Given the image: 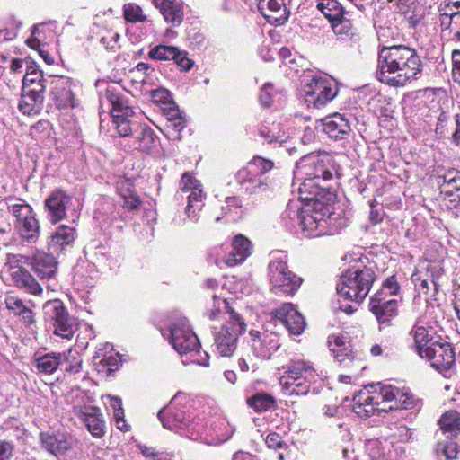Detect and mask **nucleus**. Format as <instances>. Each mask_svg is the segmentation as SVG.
Segmentation results:
<instances>
[{"label": "nucleus", "mask_w": 460, "mask_h": 460, "mask_svg": "<svg viewBox=\"0 0 460 460\" xmlns=\"http://www.w3.org/2000/svg\"><path fill=\"white\" fill-rule=\"evenodd\" d=\"M100 108L105 109L112 118V123L122 137H128L127 146L134 150L149 153L156 147L159 138L147 125L135 120L133 108L114 86H109L100 94Z\"/></svg>", "instance_id": "nucleus-1"}, {"label": "nucleus", "mask_w": 460, "mask_h": 460, "mask_svg": "<svg viewBox=\"0 0 460 460\" xmlns=\"http://www.w3.org/2000/svg\"><path fill=\"white\" fill-rule=\"evenodd\" d=\"M422 62L416 50L404 45L384 46L378 52L377 78L391 86H404L419 77Z\"/></svg>", "instance_id": "nucleus-2"}, {"label": "nucleus", "mask_w": 460, "mask_h": 460, "mask_svg": "<svg viewBox=\"0 0 460 460\" xmlns=\"http://www.w3.org/2000/svg\"><path fill=\"white\" fill-rule=\"evenodd\" d=\"M296 168L295 175L302 181L298 189L300 200L318 198L326 199L328 201L332 199V194L323 184L332 178L335 171L331 155L323 153L305 155L296 163Z\"/></svg>", "instance_id": "nucleus-3"}, {"label": "nucleus", "mask_w": 460, "mask_h": 460, "mask_svg": "<svg viewBox=\"0 0 460 460\" xmlns=\"http://www.w3.org/2000/svg\"><path fill=\"white\" fill-rule=\"evenodd\" d=\"M323 199L301 200L306 207L301 206L299 201H290L287 206L285 214L290 219L298 221L305 237L332 235L338 232L334 225L336 217L333 208L330 201L324 202Z\"/></svg>", "instance_id": "nucleus-4"}, {"label": "nucleus", "mask_w": 460, "mask_h": 460, "mask_svg": "<svg viewBox=\"0 0 460 460\" xmlns=\"http://www.w3.org/2000/svg\"><path fill=\"white\" fill-rule=\"evenodd\" d=\"M376 275L371 268L352 267L342 272L336 290L344 300L360 303L368 295Z\"/></svg>", "instance_id": "nucleus-5"}, {"label": "nucleus", "mask_w": 460, "mask_h": 460, "mask_svg": "<svg viewBox=\"0 0 460 460\" xmlns=\"http://www.w3.org/2000/svg\"><path fill=\"white\" fill-rule=\"evenodd\" d=\"M179 399L180 394H176L167 406L159 411L158 418L163 426L193 440L202 438L203 422L179 408Z\"/></svg>", "instance_id": "nucleus-6"}, {"label": "nucleus", "mask_w": 460, "mask_h": 460, "mask_svg": "<svg viewBox=\"0 0 460 460\" xmlns=\"http://www.w3.org/2000/svg\"><path fill=\"white\" fill-rule=\"evenodd\" d=\"M285 374L280 378V384L283 392L288 396L306 395L317 376L312 365L304 360L290 361L285 367Z\"/></svg>", "instance_id": "nucleus-7"}, {"label": "nucleus", "mask_w": 460, "mask_h": 460, "mask_svg": "<svg viewBox=\"0 0 460 460\" xmlns=\"http://www.w3.org/2000/svg\"><path fill=\"white\" fill-rule=\"evenodd\" d=\"M270 290L278 296H292L303 279L288 270L286 254L273 255L268 265Z\"/></svg>", "instance_id": "nucleus-8"}, {"label": "nucleus", "mask_w": 460, "mask_h": 460, "mask_svg": "<svg viewBox=\"0 0 460 460\" xmlns=\"http://www.w3.org/2000/svg\"><path fill=\"white\" fill-rule=\"evenodd\" d=\"M7 209L16 218V229L22 240L35 243L40 232V226L32 208L23 200L14 202L13 199H6Z\"/></svg>", "instance_id": "nucleus-9"}, {"label": "nucleus", "mask_w": 460, "mask_h": 460, "mask_svg": "<svg viewBox=\"0 0 460 460\" xmlns=\"http://www.w3.org/2000/svg\"><path fill=\"white\" fill-rule=\"evenodd\" d=\"M42 309L44 321L54 329V334L71 340L76 331V324L64 303L59 299L49 300L43 305Z\"/></svg>", "instance_id": "nucleus-10"}, {"label": "nucleus", "mask_w": 460, "mask_h": 460, "mask_svg": "<svg viewBox=\"0 0 460 460\" xmlns=\"http://www.w3.org/2000/svg\"><path fill=\"white\" fill-rule=\"evenodd\" d=\"M304 100L308 107L320 109L338 94L337 84L325 75H314L304 84Z\"/></svg>", "instance_id": "nucleus-11"}, {"label": "nucleus", "mask_w": 460, "mask_h": 460, "mask_svg": "<svg viewBox=\"0 0 460 460\" xmlns=\"http://www.w3.org/2000/svg\"><path fill=\"white\" fill-rule=\"evenodd\" d=\"M243 318L233 309L229 311V320L215 333L214 347L222 357H231L237 348L238 337L245 331Z\"/></svg>", "instance_id": "nucleus-12"}, {"label": "nucleus", "mask_w": 460, "mask_h": 460, "mask_svg": "<svg viewBox=\"0 0 460 460\" xmlns=\"http://www.w3.org/2000/svg\"><path fill=\"white\" fill-rule=\"evenodd\" d=\"M168 335L169 342L181 355L188 353L194 355L199 348V341L190 328L185 317L179 318L169 326Z\"/></svg>", "instance_id": "nucleus-13"}, {"label": "nucleus", "mask_w": 460, "mask_h": 460, "mask_svg": "<svg viewBox=\"0 0 460 460\" xmlns=\"http://www.w3.org/2000/svg\"><path fill=\"white\" fill-rule=\"evenodd\" d=\"M180 190L181 192L189 193L187 197L188 203L185 208L187 218L192 223H197L199 221L198 212L203 207L204 194L201 184L189 172H184L180 181Z\"/></svg>", "instance_id": "nucleus-14"}, {"label": "nucleus", "mask_w": 460, "mask_h": 460, "mask_svg": "<svg viewBox=\"0 0 460 460\" xmlns=\"http://www.w3.org/2000/svg\"><path fill=\"white\" fill-rule=\"evenodd\" d=\"M352 410L361 418L370 417L376 411L387 412L391 411L385 402L379 387L372 392L366 390L357 394L353 397Z\"/></svg>", "instance_id": "nucleus-15"}, {"label": "nucleus", "mask_w": 460, "mask_h": 460, "mask_svg": "<svg viewBox=\"0 0 460 460\" xmlns=\"http://www.w3.org/2000/svg\"><path fill=\"white\" fill-rule=\"evenodd\" d=\"M420 358L427 359L431 367L440 373L449 370L456 362L452 345L447 341H442L441 338L436 340V342H431Z\"/></svg>", "instance_id": "nucleus-16"}, {"label": "nucleus", "mask_w": 460, "mask_h": 460, "mask_svg": "<svg viewBox=\"0 0 460 460\" xmlns=\"http://www.w3.org/2000/svg\"><path fill=\"white\" fill-rule=\"evenodd\" d=\"M72 197L62 190H55L45 199L47 217L51 224H58L66 216V210L72 205Z\"/></svg>", "instance_id": "nucleus-17"}, {"label": "nucleus", "mask_w": 460, "mask_h": 460, "mask_svg": "<svg viewBox=\"0 0 460 460\" xmlns=\"http://www.w3.org/2000/svg\"><path fill=\"white\" fill-rule=\"evenodd\" d=\"M235 180L240 190L247 196H259L269 190V182L266 177H261L255 172L243 167L235 174Z\"/></svg>", "instance_id": "nucleus-18"}, {"label": "nucleus", "mask_w": 460, "mask_h": 460, "mask_svg": "<svg viewBox=\"0 0 460 460\" xmlns=\"http://www.w3.org/2000/svg\"><path fill=\"white\" fill-rule=\"evenodd\" d=\"M250 336L252 351L258 358L269 359L279 347V338L276 332L251 330Z\"/></svg>", "instance_id": "nucleus-19"}, {"label": "nucleus", "mask_w": 460, "mask_h": 460, "mask_svg": "<svg viewBox=\"0 0 460 460\" xmlns=\"http://www.w3.org/2000/svg\"><path fill=\"white\" fill-rule=\"evenodd\" d=\"M73 412L86 426L93 437L100 438L105 433V420L100 408L96 406H75Z\"/></svg>", "instance_id": "nucleus-20"}, {"label": "nucleus", "mask_w": 460, "mask_h": 460, "mask_svg": "<svg viewBox=\"0 0 460 460\" xmlns=\"http://www.w3.org/2000/svg\"><path fill=\"white\" fill-rule=\"evenodd\" d=\"M369 309L380 324V329L390 326L391 321L398 314L397 301L386 299L382 294H376L370 299Z\"/></svg>", "instance_id": "nucleus-21"}, {"label": "nucleus", "mask_w": 460, "mask_h": 460, "mask_svg": "<svg viewBox=\"0 0 460 460\" xmlns=\"http://www.w3.org/2000/svg\"><path fill=\"white\" fill-rule=\"evenodd\" d=\"M149 57L152 59L166 61L173 60L177 66L183 71H189L193 66V61L188 58V53L180 49L168 46L158 45L149 51Z\"/></svg>", "instance_id": "nucleus-22"}, {"label": "nucleus", "mask_w": 460, "mask_h": 460, "mask_svg": "<svg viewBox=\"0 0 460 460\" xmlns=\"http://www.w3.org/2000/svg\"><path fill=\"white\" fill-rule=\"evenodd\" d=\"M258 10L269 23L276 26L284 24L290 13L286 0H260Z\"/></svg>", "instance_id": "nucleus-23"}, {"label": "nucleus", "mask_w": 460, "mask_h": 460, "mask_svg": "<svg viewBox=\"0 0 460 460\" xmlns=\"http://www.w3.org/2000/svg\"><path fill=\"white\" fill-rule=\"evenodd\" d=\"M273 315L294 335L301 334L305 328V318L290 303L284 304L276 309Z\"/></svg>", "instance_id": "nucleus-24"}, {"label": "nucleus", "mask_w": 460, "mask_h": 460, "mask_svg": "<svg viewBox=\"0 0 460 460\" xmlns=\"http://www.w3.org/2000/svg\"><path fill=\"white\" fill-rule=\"evenodd\" d=\"M385 402L391 411L396 409H411L413 406V396L408 391H402L391 385H378Z\"/></svg>", "instance_id": "nucleus-25"}, {"label": "nucleus", "mask_w": 460, "mask_h": 460, "mask_svg": "<svg viewBox=\"0 0 460 460\" xmlns=\"http://www.w3.org/2000/svg\"><path fill=\"white\" fill-rule=\"evenodd\" d=\"M32 271L41 279H54L58 270L56 258L44 252H37L30 261Z\"/></svg>", "instance_id": "nucleus-26"}, {"label": "nucleus", "mask_w": 460, "mask_h": 460, "mask_svg": "<svg viewBox=\"0 0 460 460\" xmlns=\"http://www.w3.org/2000/svg\"><path fill=\"white\" fill-rule=\"evenodd\" d=\"M40 441L43 447L55 456L63 455L70 450L75 443V438L67 433H41Z\"/></svg>", "instance_id": "nucleus-27"}, {"label": "nucleus", "mask_w": 460, "mask_h": 460, "mask_svg": "<svg viewBox=\"0 0 460 460\" xmlns=\"http://www.w3.org/2000/svg\"><path fill=\"white\" fill-rule=\"evenodd\" d=\"M234 431V427L226 419H221L217 422L211 424L210 428H207L203 424L201 439L208 444H221L227 441Z\"/></svg>", "instance_id": "nucleus-28"}, {"label": "nucleus", "mask_w": 460, "mask_h": 460, "mask_svg": "<svg viewBox=\"0 0 460 460\" xmlns=\"http://www.w3.org/2000/svg\"><path fill=\"white\" fill-rule=\"evenodd\" d=\"M252 254V243L242 234L236 235L232 242V250L226 255L224 261L228 267L243 263Z\"/></svg>", "instance_id": "nucleus-29"}, {"label": "nucleus", "mask_w": 460, "mask_h": 460, "mask_svg": "<svg viewBox=\"0 0 460 460\" xmlns=\"http://www.w3.org/2000/svg\"><path fill=\"white\" fill-rule=\"evenodd\" d=\"M53 101L59 109L75 107V97L72 92V82L69 78L59 77L55 81L51 92Z\"/></svg>", "instance_id": "nucleus-30"}, {"label": "nucleus", "mask_w": 460, "mask_h": 460, "mask_svg": "<svg viewBox=\"0 0 460 460\" xmlns=\"http://www.w3.org/2000/svg\"><path fill=\"white\" fill-rule=\"evenodd\" d=\"M323 131L330 138L343 139L349 135L350 126L347 119L340 113H335L323 119Z\"/></svg>", "instance_id": "nucleus-31"}, {"label": "nucleus", "mask_w": 460, "mask_h": 460, "mask_svg": "<svg viewBox=\"0 0 460 460\" xmlns=\"http://www.w3.org/2000/svg\"><path fill=\"white\" fill-rule=\"evenodd\" d=\"M328 347L332 353L334 358L341 365L343 364L345 367H349L353 365L354 357L351 349L346 344V341L341 334H332L328 338Z\"/></svg>", "instance_id": "nucleus-32"}, {"label": "nucleus", "mask_w": 460, "mask_h": 460, "mask_svg": "<svg viewBox=\"0 0 460 460\" xmlns=\"http://www.w3.org/2000/svg\"><path fill=\"white\" fill-rule=\"evenodd\" d=\"M11 277L15 286L24 292L31 295H40L42 293V288L34 279V277L25 269L20 266L11 268Z\"/></svg>", "instance_id": "nucleus-33"}, {"label": "nucleus", "mask_w": 460, "mask_h": 460, "mask_svg": "<svg viewBox=\"0 0 460 460\" xmlns=\"http://www.w3.org/2000/svg\"><path fill=\"white\" fill-rule=\"evenodd\" d=\"M440 185L442 193L451 198L449 201L454 203L455 208L460 207V172L456 170H448L443 175Z\"/></svg>", "instance_id": "nucleus-34"}, {"label": "nucleus", "mask_w": 460, "mask_h": 460, "mask_svg": "<svg viewBox=\"0 0 460 460\" xmlns=\"http://www.w3.org/2000/svg\"><path fill=\"white\" fill-rule=\"evenodd\" d=\"M154 5L159 9L164 20L174 26L181 23L183 10L181 4L175 0H153Z\"/></svg>", "instance_id": "nucleus-35"}, {"label": "nucleus", "mask_w": 460, "mask_h": 460, "mask_svg": "<svg viewBox=\"0 0 460 460\" xmlns=\"http://www.w3.org/2000/svg\"><path fill=\"white\" fill-rule=\"evenodd\" d=\"M433 334L431 327L420 325L419 322L412 327L410 336L413 339V349L420 357L426 352L431 342H436Z\"/></svg>", "instance_id": "nucleus-36"}, {"label": "nucleus", "mask_w": 460, "mask_h": 460, "mask_svg": "<svg viewBox=\"0 0 460 460\" xmlns=\"http://www.w3.org/2000/svg\"><path fill=\"white\" fill-rule=\"evenodd\" d=\"M119 193L123 199V208L129 212H137L141 207V200L132 189V183L124 180L119 183Z\"/></svg>", "instance_id": "nucleus-37"}, {"label": "nucleus", "mask_w": 460, "mask_h": 460, "mask_svg": "<svg viewBox=\"0 0 460 460\" xmlns=\"http://www.w3.org/2000/svg\"><path fill=\"white\" fill-rule=\"evenodd\" d=\"M242 214V201L239 197H226L225 204L216 206L213 216L215 220L218 222L224 216H232L233 219L239 217Z\"/></svg>", "instance_id": "nucleus-38"}, {"label": "nucleus", "mask_w": 460, "mask_h": 460, "mask_svg": "<svg viewBox=\"0 0 460 460\" xmlns=\"http://www.w3.org/2000/svg\"><path fill=\"white\" fill-rule=\"evenodd\" d=\"M75 229L72 226L62 225L57 228L50 236L49 246L54 250L64 249L75 241Z\"/></svg>", "instance_id": "nucleus-39"}, {"label": "nucleus", "mask_w": 460, "mask_h": 460, "mask_svg": "<svg viewBox=\"0 0 460 460\" xmlns=\"http://www.w3.org/2000/svg\"><path fill=\"white\" fill-rule=\"evenodd\" d=\"M44 97H37L29 93H22L19 101V111L28 116L40 114L43 108Z\"/></svg>", "instance_id": "nucleus-40"}, {"label": "nucleus", "mask_w": 460, "mask_h": 460, "mask_svg": "<svg viewBox=\"0 0 460 460\" xmlns=\"http://www.w3.org/2000/svg\"><path fill=\"white\" fill-rule=\"evenodd\" d=\"M317 9L329 20L330 22L343 18L344 8L337 0H317Z\"/></svg>", "instance_id": "nucleus-41"}, {"label": "nucleus", "mask_w": 460, "mask_h": 460, "mask_svg": "<svg viewBox=\"0 0 460 460\" xmlns=\"http://www.w3.org/2000/svg\"><path fill=\"white\" fill-rule=\"evenodd\" d=\"M63 355L60 353H48L40 357L36 361V367L40 373L53 374L62 362Z\"/></svg>", "instance_id": "nucleus-42"}, {"label": "nucleus", "mask_w": 460, "mask_h": 460, "mask_svg": "<svg viewBox=\"0 0 460 460\" xmlns=\"http://www.w3.org/2000/svg\"><path fill=\"white\" fill-rule=\"evenodd\" d=\"M247 403L257 412L267 411L276 406L274 397L268 394H256L247 400Z\"/></svg>", "instance_id": "nucleus-43"}, {"label": "nucleus", "mask_w": 460, "mask_h": 460, "mask_svg": "<svg viewBox=\"0 0 460 460\" xmlns=\"http://www.w3.org/2000/svg\"><path fill=\"white\" fill-rule=\"evenodd\" d=\"M438 423L445 433L456 434L460 430V413L456 411H447L441 416Z\"/></svg>", "instance_id": "nucleus-44"}, {"label": "nucleus", "mask_w": 460, "mask_h": 460, "mask_svg": "<svg viewBox=\"0 0 460 460\" xmlns=\"http://www.w3.org/2000/svg\"><path fill=\"white\" fill-rule=\"evenodd\" d=\"M332 23L333 32L339 36L341 40L352 39L356 35V30L354 29L350 20L339 18Z\"/></svg>", "instance_id": "nucleus-45"}, {"label": "nucleus", "mask_w": 460, "mask_h": 460, "mask_svg": "<svg viewBox=\"0 0 460 460\" xmlns=\"http://www.w3.org/2000/svg\"><path fill=\"white\" fill-rule=\"evenodd\" d=\"M435 451L438 456H444L447 460H455L457 458L458 451L456 443L451 440L437 443Z\"/></svg>", "instance_id": "nucleus-46"}, {"label": "nucleus", "mask_w": 460, "mask_h": 460, "mask_svg": "<svg viewBox=\"0 0 460 460\" xmlns=\"http://www.w3.org/2000/svg\"><path fill=\"white\" fill-rule=\"evenodd\" d=\"M123 15L126 21L132 23L141 22L146 19V16L143 13L142 8L133 3L124 5Z\"/></svg>", "instance_id": "nucleus-47"}, {"label": "nucleus", "mask_w": 460, "mask_h": 460, "mask_svg": "<svg viewBox=\"0 0 460 460\" xmlns=\"http://www.w3.org/2000/svg\"><path fill=\"white\" fill-rule=\"evenodd\" d=\"M245 167L263 177L266 172H270L273 168V162L261 156H255Z\"/></svg>", "instance_id": "nucleus-48"}, {"label": "nucleus", "mask_w": 460, "mask_h": 460, "mask_svg": "<svg viewBox=\"0 0 460 460\" xmlns=\"http://www.w3.org/2000/svg\"><path fill=\"white\" fill-rule=\"evenodd\" d=\"M26 74L22 79V85H28L35 82H41L44 80L42 71L39 70L35 62L26 60Z\"/></svg>", "instance_id": "nucleus-49"}, {"label": "nucleus", "mask_w": 460, "mask_h": 460, "mask_svg": "<svg viewBox=\"0 0 460 460\" xmlns=\"http://www.w3.org/2000/svg\"><path fill=\"white\" fill-rule=\"evenodd\" d=\"M366 450L372 460H385V449L379 440H369L366 444Z\"/></svg>", "instance_id": "nucleus-50"}, {"label": "nucleus", "mask_w": 460, "mask_h": 460, "mask_svg": "<svg viewBox=\"0 0 460 460\" xmlns=\"http://www.w3.org/2000/svg\"><path fill=\"white\" fill-rule=\"evenodd\" d=\"M50 133V123L49 120L41 119L34 124L31 129L30 134L36 139H44L49 137Z\"/></svg>", "instance_id": "nucleus-51"}, {"label": "nucleus", "mask_w": 460, "mask_h": 460, "mask_svg": "<svg viewBox=\"0 0 460 460\" xmlns=\"http://www.w3.org/2000/svg\"><path fill=\"white\" fill-rule=\"evenodd\" d=\"M9 25V28L0 29V42L14 39L17 35V31L21 26V22L11 17Z\"/></svg>", "instance_id": "nucleus-52"}, {"label": "nucleus", "mask_w": 460, "mask_h": 460, "mask_svg": "<svg viewBox=\"0 0 460 460\" xmlns=\"http://www.w3.org/2000/svg\"><path fill=\"white\" fill-rule=\"evenodd\" d=\"M185 126L186 124L183 118L170 119L168 120L166 129L168 130V134L171 135L174 139H180V133L185 128Z\"/></svg>", "instance_id": "nucleus-53"}, {"label": "nucleus", "mask_w": 460, "mask_h": 460, "mask_svg": "<svg viewBox=\"0 0 460 460\" xmlns=\"http://www.w3.org/2000/svg\"><path fill=\"white\" fill-rule=\"evenodd\" d=\"M46 80H42L41 82H35L32 84H29L28 85H22V93H29L30 94L35 95L37 97H44V93L46 90Z\"/></svg>", "instance_id": "nucleus-54"}, {"label": "nucleus", "mask_w": 460, "mask_h": 460, "mask_svg": "<svg viewBox=\"0 0 460 460\" xmlns=\"http://www.w3.org/2000/svg\"><path fill=\"white\" fill-rule=\"evenodd\" d=\"M5 305L15 315H20L27 307L21 299L12 296L5 298Z\"/></svg>", "instance_id": "nucleus-55"}, {"label": "nucleus", "mask_w": 460, "mask_h": 460, "mask_svg": "<svg viewBox=\"0 0 460 460\" xmlns=\"http://www.w3.org/2000/svg\"><path fill=\"white\" fill-rule=\"evenodd\" d=\"M449 19V27L451 31L455 33V39L460 40V11L453 12L449 14H444Z\"/></svg>", "instance_id": "nucleus-56"}, {"label": "nucleus", "mask_w": 460, "mask_h": 460, "mask_svg": "<svg viewBox=\"0 0 460 460\" xmlns=\"http://www.w3.org/2000/svg\"><path fill=\"white\" fill-rule=\"evenodd\" d=\"M273 86L271 84H265L259 94V101L262 107L269 108L272 102L271 91Z\"/></svg>", "instance_id": "nucleus-57"}, {"label": "nucleus", "mask_w": 460, "mask_h": 460, "mask_svg": "<svg viewBox=\"0 0 460 460\" xmlns=\"http://www.w3.org/2000/svg\"><path fill=\"white\" fill-rule=\"evenodd\" d=\"M443 274L442 268L438 264L430 265L427 268V275L430 277V283L434 286V289H438V279Z\"/></svg>", "instance_id": "nucleus-58"}, {"label": "nucleus", "mask_w": 460, "mask_h": 460, "mask_svg": "<svg viewBox=\"0 0 460 460\" xmlns=\"http://www.w3.org/2000/svg\"><path fill=\"white\" fill-rule=\"evenodd\" d=\"M13 454V443L7 440H0V460H11Z\"/></svg>", "instance_id": "nucleus-59"}, {"label": "nucleus", "mask_w": 460, "mask_h": 460, "mask_svg": "<svg viewBox=\"0 0 460 460\" xmlns=\"http://www.w3.org/2000/svg\"><path fill=\"white\" fill-rule=\"evenodd\" d=\"M163 111L168 120L182 118L180 110L174 102L170 101L165 103Z\"/></svg>", "instance_id": "nucleus-60"}, {"label": "nucleus", "mask_w": 460, "mask_h": 460, "mask_svg": "<svg viewBox=\"0 0 460 460\" xmlns=\"http://www.w3.org/2000/svg\"><path fill=\"white\" fill-rule=\"evenodd\" d=\"M398 290H399V286L395 280V278L391 277L385 280L382 290L378 294H382V296H383L385 293H387L391 296L397 294Z\"/></svg>", "instance_id": "nucleus-61"}, {"label": "nucleus", "mask_w": 460, "mask_h": 460, "mask_svg": "<svg viewBox=\"0 0 460 460\" xmlns=\"http://www.w3.org/2000/svg\"><path fill=\"white\" fill-rule=\"evenodd\" d=\"M152 98L155 102H161L164 105L171 101V95L166 89H155L151 92Z\"/></svg>", "instance_id": "nucleus-62"}, {"label": "nucleus", "mask_w": 460, "mask_h": 460, "mask_svg": "<svg viewBox=\"0 0 460 460\" xmlns=\"http://www.w3.org/2000/svg\"><path fill=\"white\" fill-rule=\"evenodd\" d=\"M265 443L270 448H280L284 445L282 438L275 432L268 434L265 438Z\"/></svg>", "instance_id": "nucleus-63"}, {"label": "nucleus", "mask_w": 460, "mask_h": 460, "mask_svg": "<svg viewBox=\"0 0 460 460\" xmlns=\"http://www.w3.org/2000/svg\"><path fill=\"white\" fill-rule=\"evenodd\" d=\"M452 58L454 62L453 77L455 82L460 84V50H454Z\"/></svg>", "instance_id": "nucleus-64"}]
</instances>
